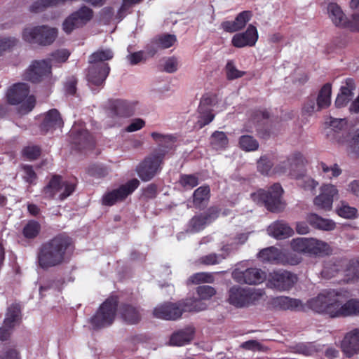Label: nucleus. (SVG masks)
Here are the masks:
<instances>
[{"instance_id":"31","label":"nucleus","mask_w":359,"mask_h":359,"mask_svg":"<svg viewBox=\"0 0 359 359\" xmlns=\"http://www.w3.org/2000/svg\"><path fill=\"white\" fill-rule=\"evenodd\" d=\"M210 196L208 186H201L196 189L193 194V204L196 208L203 209L206 207Z\"/></svg>"},{"instance_id":"34","label":"nucleus","mask_w":359,"mask_h":359,"mask_svg":"<svg viewBox=\"0 0 359 359\" xmlns=\"http://www.w3.org/2000/svg\"><path fill=\"white\" fill-rule=\"evenodd\" d=\"M193 338V331L190 328L179 330L174 332L170 339V344L172 346H183L191 341Z\"/></svg>"},{"instance_id":"40","label":"nucleus","mask_w":359,"mask_h":359,"mask_svg":"<svg viewBox=\"0 0 359 359\" xmlns=\"http://www.w3.org/2000/svg\"><path fill=\"white\" fill-rule=\"evenodd\" d=\"M112 57L113 53L110 50H99L90 55L88 62L90 65L100 66V64H106L104 62Z\"/></svg>"},{"instance_id":"28","label":"nucleus","mask_w":359,"mask_h":359,"mask_svg":"<svg viewBox=\"0 0 359 359\" xmlns=\"http://www.w3.org/2000/svg\"><path fill=\"white\" fill-rule=\"evenodd\" d=\"M62 125L63 121L59 111L55 109H53L46 114L43 121L41 124V130L44 133H47L50 130L60 128Z\"/></svg>"},{"instance_id":"22","label":"nucleus","mask_w":359,"mask_h":359,"mask_svg":"<svg viewBox=\"0 0 359 359\" xmlns=\"http://www.w3.org/2000/svg\"><path fill=\"white\" fill-rule=\"evenodd\" d=\"M29 92V87L27 83H15L8 90L6 93L7 100L11 104H18L28 96Z\"/></svg>"},{"instance_id":"23","label":"nucleus","mask_w":359,"mask_h":359,"mask_svg":"<svg viewBox=\"0 0 359 359\" xmlns=\"http://www.w3.org/2000/svg\"><path fill=\"white\" fill-rule=\"evenodd\" d=\"M212 102V98L208 96H203L201 100L198 107V120L196 122V126L199 128H202L203 126L209 124L214 118L215 115L212 113V110L210 108Z\"/></svg>"},{"instance_id":"64","label":"nucleus","mask_w":359,"mask_h":359,"mask_svg":"<svg viewBox=\"0 0 359 359\" xmlns=\"http://www.w3.org/2000/svg\"><path fill=\"white\" fill-rule=\"evenodd\" d=\"M178 61L176 57H170L165 60L163 70L168 73H173L177 70Z\"/></svg>"},{"instance_id":"8","label":"nucleus","mask_w":359,"mask_h":359,"mask_svg":"<svg viewBox=\"0 0 359 359\" xmlns=\"http://www.w3.org/2000/svg\"><path fill=\"white\" fill-rule=\"evenodd\" d=\"M75 187L74 183L63 180L60 175H54L43 188V192L47 198H53L59 194V198L64 200L74 191Z\"/></svg>"},{"instance_id":"3","label":"nucleus","mask_w":359,"mask_h":359,"mask_svg":"<svg viewBox=\"0 0 359 359\" xmlns=\"http://www.w3.org/2000/svg\"><path fill=\"white\" fill-rule=\"evenodd\" d=\"M304 166L303 156L299 152H295L278 163L274 168L273 172L279 175H285L292 179L301 180L305 175Z\"/></svg>"},{"instance_id":"62","label":"nucleus","mask_w":359,"mask_h":359,"mask_svg":"<svg viewBox=\"0 0 359 359\" xmlns=\"http://www.w3.org/2000/svg\"><path fill=\"white\" fill-rule=\"evenodd\" d=\"M355 89V83L352 79L346 80V86H341L339 94L348 97L349 99L353 97V90Z\"/></svg>"},{"instance_id":"55","label":"nucleus","mask_w":359,"mask_h":359,"mask_svg":"<svg viewBox=\"0 0 359 359\" xmlns=\"http://www.w3.org/2000/svg\"><path fill=\"white\" fill-rule=\"evenodd\" d=\"M346 273L347 276L351 278H359V260L351 259L346 264Z\"/></svg>"},{"instance_id":"32","label":"nucleus","mask_w":359,"mask_h":359,"mask_svg":"<svg viewBox=\"0 0 359 359\" xmlns=\"http://www.w3.org/2000/svg\"><path fill=\"white\" fill-rule=\"evenodd\" d=\"M330 245L321 240L310 238L309 255L316 256L327 255L332 253Z\"/></svg>"},{"instance_id":"38","label":"nucleus","mask_w":359,"mask_h":359,"mask_svg":"<svg viewBox=\"0 0 359 359\" xmlns=\"http://www.w3.org/2000/svg\"><path fill=\"white\" fill-rule=\"evenodd\" d=\"M280 252L275 247H269L262 250L258 254V257L263 262L278 264Z\"/></svg>"},{"instance_id":"35","label":"nucleus","mask_w":359,"mask_h":359,"mask_svg":"<svg viewBox=\"0 0 359 359\" xmlns=\"http://www.w3.org/2000/svg\"><path fill=\"white\" fill-rule=\"evenodd\" d=\"M175 41L176 36L173 34H165L160 36L153 41V44L155 47H153L149 53L151 55H154L157 52L158 48H168L171 47Z\"/></svg>"},{"instance_id":"14","label":"nucleus","mask_w":359,"mask_h":359,"mask_svg":"<svg viewBox=\"0 0 359 359\" xmlns=\"http://www.w3.org/2000/svg\"><path fill=\"white\" fill-rule=\"evenodd\" d=\"M255 299L252 289L233 286L229 290V302L236 307H244L250 304Z\"/></svg>"},{"instance_id":"37","label":"nucleus","mask_w":359,"mask_h":359,"mask_svg":"<svg viewBox=\"0 0 359 359\" xmlns=\"http://www.w3.org/2000/svg\"><path fill=\"white\" fill-rule=\"evenodd\" d=\"M177 304L180 306L182 313L183 312L201 311L206 309V304L197 299H187Z\"/></svg>"},{"instance_id":"9","label":"nucleus","mask_w":359,"mask_h":359,"mask_svg":"<svg viewBox=\"0 0 359 359\" xmlns=\"http://www.w3.org/2000/svg\"><path fill=\"white\" fill-rule=\"evenodd\" d=\"M231 277L241 284L257 285L266 280V275L261 269L250 267L243 269L239 264L232 271Z\"/></svg>"},{"instance_id":"18","label":"nucleus","mask_w":359,"mask_h":359,"mask_svg":"<svg viewBox=\"0 0 359 359\" xmlns=\"http://www.w3.org/2000/svg\"><path fill=\"white\" fill-rule=\"evenodd\" d=\"M153 313L158 318L175 320L181 317L182 311L177 303L166 302L156 307Z\"/></svg>"},{"instance_id":"10","label":"nucleus","mask_w":359,"mask_h":359,"mask_svg":"<svg viewBox=\"0 0 359 359\" xmlns=\"http://www.w3.org/2000/svg\"><path fill=\"white\" fill-rule=\"evenodd\" d=\"M93 17V11L91 8L86 6H81L65 20L62 29L67 34H70L73 30L86 25Z\"/></svg>"},{"instance_id":"44","label":"nucleus","mask_w":359,"mask_h":359,"mask_svg":"<svg viewBox=\"0 0 359 359\" xmlns=\"http://www.w3.org/2000/svg\"><path fill=\"white\" fill-rule=\"evenodd\" d=\"M302 258L290 252H280L278 264L297 265L301 262Z\"/></svg>"},{"instance_id":"24","label":"nucleus","mask_w":359,"mask_h":359,"mask_svg":"<svg viewBox=\"0 0 359 359\" xmlns=\"http://www.w3.org/2000/svg\"><path fill=\"white\" fill-rule=\"evenodd\" d=\"M251 13L243 11L240 13L233 21H224L221 24L222 28L226 32L233 33L242 29L250 20Z\"/></svg>"},{"instance_id":"16","label":"nucleus","mask_w":359,"mask_h":359,"mask_svg":"<svg viewBox=\"0 0 359 359\" xmlns=\"http://www.w3.org/2000/svg\"><path fill=\"white\" fill-rule=\"evenodd\" d=\"M51 65L48 60H35L25 74V79L32 83L39 82L50 73Z\"/></svg>"},{"instance_id":"50","label":"nucleus","mask_w":359,"mask_h":359,"mask_svg":"<svg viewBox=\"0 0 359 359\" xmlns=\"http://www.w3.org/2000/svg\"><path fill=\"white\" fill-rule=\"evenodd\" d=\"M226 78L229 80H233L242 77L245 74V72L236 69L233 61H229L225 67Z\"/></svg>"},{"instance_id":"60","label":"nucleus","mask_w":359,"mask_h":359,"mask_svg":"<svg viewBox=\"0 0 359 359\" xmlns=\"http://www.w3.org/2000/svg\"><path fill=\"white\" fill-rule=\"evenodd\" d=\"M22 154L29 160H35L41 154V149L38 146H27L22 150Z\"/></svg>"},{"instance_id":"11","label":"nucleus","mask_w":359,"mask_h":359,"mask_svg":"<svg viewBox=\"0 0 359 359\" xmlns=\"http://www.w3.org/2000/svg\"><path fill=\"white\" fill-rule=\"evenodd\" d=\"M297 280L296 274L286 270H278L270 273L268 285L278 291H286L290 290Z\"/></svg>"},{"instance_id":"58","label":"nucleus","mask_w":359,"mask_h":359,"mask_svg":"<svg viewBox=\"0 0 359 359\" xmlns=\"http://www.w3.org/2000/svg\"><path fill=\"white\" fill-rule=\"evenodd\" d=\"M180 182L184 187L191 189L198 184V179L194 175H183Z\"/></svg>"},{"instance_id":"20","label":"nucleus","mask_w":359,"mask_h":359,"mask_svg":"<svg viewBox=\"0 0 359 359\" xmlns=\"http://www.w3.org/2000/svg\"><path fill=\"white\" fill-rule=\"evenodd\" d=\"M110 72L108 64H100V66L90 65L86 75L89 83L95 86L102 85Z\"/></svg>"},{"instance_id":"29","label":"nucleus","mask_w":359,"mask_h":359,"mask_svg":"<svg viewBox=\"0 0 359 359\" xmlns=\"http://www.w3.org/2000/svg\"><path fill=\"white\" fill-rule=\"evenodd\" d=\"M338 303L336 318L359 316V299H351L345 304Z\"/></svg>"},{"instance_id":"39","label":"nucleus","mask_w":359,"mask_h":359,"mask_svg":"<svg viewBox=\"0 0 359 359\" xmlns=\"http://www.w3.org/2000/svg\"><path fill=\"white\" fill-rule=\"evenodd\" d=\"M331 93L332 88L330 83H326L322 87L317 97V109H323L330 106Z\"/></svg>"},{"instance_id":"52","label":"nucleus","mask_w":359,"mask_h":359,"mask_svg":"<svg viewBox=\"0 0 359 359\" xmlns=\"http://www.w3.org/2000/svg\"><path fill=\"white\" fill-rule=\"evenodd\" d=\"M320 349L319 344L314 343H308L306 344H299L297 347V351L306 355H312Z\"/></svg>"},{"instance_id":"48","label":"nucleus","mask_w":359,"mask_h":359,"mask_svg":"<svg viewBox=\"0 0 359 359\" xmlns=\"http://www.w3.org/2000/svg\"><path fill=\"white\" fill-rule=\"evenodd\" d=\"M41 230L40 224L36 221H29L23 229V234L27 238H34Z\"/></svg>"},{"instance_id":"7","label":"nucleus","mask_w":359,"mask_h":359,"mask_svg":"<svg viewBox=\"0 0 359 359\" xmlns=\"http://www.w3.org/2000/svg\"><path fill=\"white\" fill-rule=\"evenodd\" d=\"M283 189L278 183L274 184L268 191L259 190L252 194L254 201L259 200L263 202L266 208L272 212H280L285 208V203L282 201L281 195Z\"/></svg>"},{"instance_id":"6","label":"nucleus","mask_w":359,"mask_h":359,"mask_svg":"<svg viewBox=\"0 0 359 359\" xmlns=\"http://www.w3.org/2000/svg\"><path fill=\"white\" fill-rule=\"evenodd\" d=\"M165 151H154L136 168L140 178L144 182L151 180L161 170Z\"/></svg>"},{"instance_id":"25","label":"nucleus","mask_w":359,"mask_h":359,"mask_svg":"<svg viewBox=\"0 0 359 359\" xmlns=\"http://www.w3.org/2000/svg\"><path fill=\"white\" fill-rule=\"evenodd\" d=\"M270 236L277 239H285L294 234L293 229L285 222L276 221L269 226L267 229Z\"/></svg>"},{"instance_id":"56","label":"nucleus","mask_w":359,"mask_h":359,"mask_svg":"<svg viewBox=\"0 0 359 359\" xmlns=\"http://www.w3.org/2000/svg\"><path fill=\"white\" fill-rule=\"evenodd\" d=\"M197 294L201 299H209L216 294L214 287L210 285H201L197 287Z\"/></svg>"},{"instance_id":"21","label":"nucleus","mask_w":359,"mask_h":359,"mask_svg":"<svg viewBox=\"0 0 359 359\" xmlns=\"http://www.w3.org/2000/svg\"><path fill=\"white\" fill-rule=\"evenodd\" d=\"M69 133L73 144L78 145L79 149L93 146V141L92 137L82 126L74 125Z\"/></svg>"},{"instance_id":"2","label":"nucleus","mask_w":359,"mask_h":359,"mask_svg":"<svg viewBox=\"0 0 359 359\" xmlns=\"http://www.w3.org/2000/svg\"><path fill=\"white\" fill-rule=\"evenodd\" d=\"M350 292L346 290H324L316 297L307 302L309 309L318 313H324L331 318H336L338 303L349 298Z\"/></svg>"},{"instance_id":"46","label":"nucleus","mask_w":359,"mask_h":359,"mask_svg":"<svg viewBox=\"0 0 359 359\" xmlns=\"http://www.w3.org/2000/svg\"><path fill=\"white\" fill-rule=\"evenodd\" d=\"M229 143V140L224 132L215 131L211 136V144L216 149L225 148Z\"/></svg>"},{"instance_id":"27","label":"nucleus","mask_w":359,"mask_h":359,"mask_svg":"<svg viewBox=\"0 0 359 359\" xmlns=\"http://www.w3.org/2000/svg\"><path fill=\"white\" fill-rule=\"evenodd\" d=\"M306 220L314 229L322 231H332L336 227V224L334 221L323 218L316 213L308 214L306 217Z\"/></svg>"},{"instance_id":"1","label":"nucleus","mask_w":359,"mask_h":359,"mask_svg":"<svg viewBox=\"0 0 359 359\" xmlns=\"http://www.w3.org/2000/svg\"><path fill=\"white\" fill-rule=\"evenodd\" d=\"M72 241L65 234H59L43 243L37 252V265L43 270L62 265L72 250Z\"/></svg>"},{"instance_id":"17","label":"nucleus","mask_w":359,"mask_h":359,"mask_svg":"<svg viewBox=\"0 0 359 359\" xmlns=\"http://www.w3.org/2000/svg\"><path fill=\"white\" fill-rule=\"evenodd\" d=\"M341 350L344 355L351 358L359 353V328L346 333L341 341Z\"/></svg>"},{"instance_id":"54","label":"nucleus","mask_w":359,"mask_h":359,"mask_svg":"<svg viewBox=\"0 0 359 359\" xmlns=\"http://www.w3.org/2000/svg\"><path fill=\"white\" fill-rule=\"evenodd\" d=\"M273 165L266 156H262L257 161V169L262 175H269Z\"/></svg>"},{"instance_id":"43","label":"nucleus","mask_w":359,"mask_h":359,"mask_svg":"<svg viewBox=\"0 0 359 359\" xmlns=\"http://www.w3.org/2000/svg\"><path fill=\"white\" fill-rule=\"evenodd\" d=\"M208 224L203 214L193 217L189 223L188 231L191 233L198 232L203 229Z\"/></svg>"},{"instance_id":"13","label":"nucleus","mask_w":359,"mask_h":359,"mask_svg":"<svg viewBox=\"0 0 359 359\" xmlns=\"http://www.w3.org/2000/svg\"><path fill=\"white\" fill-rule=\"evenodd\" d=\"M140 185L137 179H133L126 184L121 185L118 189H114L103 197V203L107 205H112L118 201L124 200L128 195L134 191Z\"/></svg>"},{"instance_id":"36","label":"nucleus","mask_w":359,"mask_h":359,"mask_svg":"<svg viewBox=\"0 0 359 359\" xmlns=\"http://www.w3.org/2000/svg\"><path fill=\"white\" fill-rule=\"evenodd\" d=\"M111 110V113L118 116H130L132 114L131 107L126 100H116L112 101Z\"/></svg>"},{"instance_id":"57","label":"nucleus","mask_w":359,"mask_h":359,"mask_svg":"<svg viewBox=\"0 0 359 359\" xmlns=\"http://www.w3.org/2000/svg\"><path fill=\"white\" fill-rule=\"evenodd\" d=\"M320 166L323 172L327 174L329 178L337 177L341 173V170L337 164H334L332 166H328L325 163L321 162Z\"/></svg>"},{"instance_id":"51","label":"nucleus","mask_w":359,"mask_h":359,"mask_svg":"<svg viewBox=\"0 0 359 359\" xmlns=\"http://www.w3.org/2000/svg\"><path fill=\"white\" fill-rule=\"evenodd\" d=\"M299 186L305 191H310L314 194L316 188L318 186V182L310 177H306V174L301 179L298 180Z\"/></svg>"},{"instance_id":"15","label":"nucleus","mask_w":359,"mask_h":359,"mask_svg":"<svg viewBox=\"0 0 359 359\" xmlns=\"http://www.w3.org/2000/svg\"><path fill=\"white\" fill-rule=\"evenodd\" d=\"M20 319V308L17 304H13L8 308L4 325L0 327V340H7L15 324Z\"/></svg>"},{"instance_id":"4","label":"nucleus","mask_w":359,"mask_h":359,"mask_svg":"<svg viewBox=\"0 0 359 359\" xmlns=\"http://www.w3.org/2000/svg\"><path fill=\"white\" fill-rule=\"evenodd\" d=\"M117 306L116 297L108 298L102 303L96 313L89 319L93 329H102L111 325L116 317Z\"/></svg>"},{"instance_id":"12","label":"nucleus","mask_w":359,"mask_h":359,"mask_svg":"<svg viewBox=\"0 0 359 359\" xmlns=\"http://www.w3.org/2000/svg\"><path fill=\"white\" fill-rule=\"evenodd\" d=\"M339 191L336 186L332 184H323L320 187V194L313 201V205L318 210L330 211L333 201L338 198Z\"/></svg>"},{"instance_id":"33","label":"nucleus","mask_w":359,"mask_h":359,"mask_svg":"<svg viewBox=\"0 0 359 359\" xmlns=\"http://www.w3.org/2000/svg\"><path fill=\"white\" fill-rule=\"evenodd\" d=\"M123 319L130 324L137 323L141 319L139 309L130 304H124L120 309Z\"/></svg>"},{"instance_id":"19","label":"nucleus","mask_w":359,"mask_h":359,"mask_svg":"<svg viewBox=\"0 0 359 359\" xmlns=\"http://www.w3.org/2000/svg\"><path fill=\"white\" fill-rule=\"evenodd\" d=\"M257 39L258 34L256 27L250 25L245 32L235 34L232 38L231 43L236 48L252 46L255 44Z\"/></svg>"},{"instance_id":"45","label":"nucleus","mask_w":359,"mask_h":359,"mask_svg":"<svg viewBox=\"0 0 359 359\" xmlns=\"http://www.w3.org/2000/svg\"><path fill=\"white\" fill-rule=\"evenodd\" d=\"M239 144L241 148L246 151H255L259 147V143L250 135H243L240 137Z\"/></svg>"},{"instance_id":"53","label":"nucleus","mask_w":359,"mask_h":359,"mask_svg":"<svg viewBox=\"0 0 359 359\" xmlns=\"http://www.w3.org/2000/svg\"><path fill=\"white\" fill-rule=\"evenodd\" d=\"M18 39L13 36H0V56L4 52L10 50L18 43Z\"/></svg>"},{"instance_id":"26","label":"nucleus","mask_w":359,"mask_h":359,"mask_svg":"<svg viewBox=\"0 0 359 359\" xmlns=\"http://www.w3.org/2000/svg\"><path fill=\"white\" fill-rule=\"evenodd\" d=\"M329 18L335 26L342 28H348L350 25V20H348L341 7L335 3H330L327 6Z\"/></svg>"},{"instance_id":"42","label":"nucleus","mask_w":359,"mask_h":359,"mask_svg":"<svg viewBox=\"0 0 359 359\" xmlns=\"http://www.w3.org/2000/svg\"><path fill=\"white\" fill-rule=\"evenodd\" d=\"M310 238H294L290 242L291 248L297 252L309 254Z\"/></svg>"},{"instance_id":"63","label":"nucleus","mask_w":359,"mask_h":359,"mask_svg":"<svg viewBox=\"0 0 359 359\" xmlns=\"http://www.w3.org/2000/svg\"><path fill=\"white\" fill-rule=\"evenodd\" d=\"M247 350L266 351L268 348L256 340H249L243 343L241 346Z\"/></svg>"},{"instance_id":"5","label":"nucleus","mask_w":359,"mask_h":359,"mask_svg":"<svg viewBox=\"0 0 359 359\" xmlns=\"http://www.w3.org/2000/svg\"><path fill=\"white\" fill-rule=\"evenodd\" d=\"M57 36V29L47 25L27 27L22 31V39L30 43L48 46Z\"/></svg>"},{"instance_id":"59","label":"nucleus","mask_w":359,"mask_h":359,"mask_svg":"<svg viewBox=\"0 0 359 359\" xmlns=\"http://www.w3.org/2000/svg\"><path fill=\"white\" fill-rule=\"evenodd\" d=\"M70 53L67 49L57 50L51 53L50 59L48 60L55 62H65L69 57Z\"/></svg>"},{"instance_id":"30","label":"nucleus","mask_w":359,"mask_h":359,"mask_svg":"<svg viewBox=\"0 0 359 359\" xmlns=\"http://www.w3.org/2000/svg\"><path fill=\"white\" fill-rule=\"evenodd\" d=\"M273 304L276 308L281 310H300L303 308L301 300L285 296L273 299Z\"/></svg>"},{"instance_id":"61","label":"nucleus","mask_w":359,"mask_h":359,"mask_svg":"<svg viewBox=\"0 0 359 359\" xmlns=\"http://www.w3.org/2000/svg\"><path fill=\"white\" fill-rule=\"evenodd\" d=\"M36 100L34 96L27 97V100L22 102L18 111L21 114H25L31 111L35 106Z\"/></svg>"},{"instance_id":"47","label":"nucleus","mask_w":359,"mask_h":359,"mask_svg":"<svg viewBox=\"0 0 359 359\" xmlns=\"http://www.w3.org/2000/svg\"><path fill=\"white\" fill-rule=\"evenodd\" d=\"M357 209L351 207L344 201H341L340 205L337 208V214L344 218L346 219H353L356 217L357 215Z\"/></svg>"},{"instance_id":"41","label":"nucleus","mask_w":359,"mask_h":359,"mask_svg":"<svg viewBox=\"0 0 359 359\" xmlns=\"http://www.w3.org/2000/svg\"><path fill=\"white\" fill-rule=\"evenodd\" d=\"M151 136L161 147L158 151L164 150L165 151V154L167 153L166 149L170 148L174 142V137L171 135L153 132L151 133Z\"/></svg>"},{"instance_id":"49","label":"nucleus","mask_w":359,"mask_h":359,"mask_svg":"<svg viewBox=\"0 0 359 359\" xmlns=\"http://www.w3.org/2000/svg\"><path fill=\"white\" fill-rule=\"evenodd\" d=\"M189 281L194 284H199L201 283H211L214 281V277L212 273L201 272L191 276Z\"/></svg>"}]
</instances>
